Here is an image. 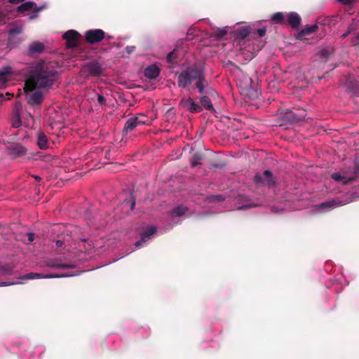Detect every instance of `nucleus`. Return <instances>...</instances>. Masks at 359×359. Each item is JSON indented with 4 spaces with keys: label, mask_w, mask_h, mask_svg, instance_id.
Returning <instances> with one entry per match:
<instances>
[{
    "label": "nucleus",
    "mask_w": 359,
    "mask_h": 359,
    "mask_svg": "<svg viewBox=\"0 0 359 359\" xmlns=\"http://www.w3.org/2000/svg\"><path fill=\"white\" fill-rule=\"evenodd\" d=\"M57 71L54 63L40 60L31 71L25 82V91L36 88L49 89L57 78Z\"/></svg>",
    "instance_id": "f257e3e1"
},
{
    "label": "nucleus",
    "mask_w": 359,
    "mask_h": 359,
    "mask_svg": "<svg viewBox=\"0 0 359 359\" xmlns=\"http://www.w3.org/2000/svg\"><path fill=\"white\" fill-rule=\"evenodd\" d=\"M193 83L200 95L212 94L213 92L206 79L205 66L203 63L194 64L188 67L182 71L177 77L180 88L185 89Z\"/></svg>",
    "instance_id": "f03ea898"
},
{
    "label": "nucleus",
    "mask_w": 359,
    "mask_h": 359,
    "mask_svg": "<svg viewBox=\"0 0 359 359\" xmlns=\"http://www.w3.org/2000/svg\"><path fill=\"white\" fill-rule=\"evenodd\" d=\"M85 40L89 44H96L105 39V32L100 29H90L85 32Z\"/></svg>",
    "instance_id": "7ed1b4c3"
},
{
    "label": "nucleus",
    "mask_w": 359,
    "mask_h": 359,
    "mask_svg": "<svg viewBox=\"0 0 359 359\" xmlns=\"http://www.w3.org/2000/svg\"><path fill=\"white\" fill-rule=\"evenodd\" d=\"M81 37V34L74 29L68 30L62 36V38L66 40V46L68 48L78 47Z\"/></svg>",
    "instance_id": "20e7f679"
},
{
    "label": "nucleus",
    "mask_w": 359,
    "mask_h": 359,
    "mask_svg": "<svg viewBox=\"0 0 359 359\" xmlns=\"http://www.w3.org/2000/svg\"><path fill=\"white\" fill-rule=\"evenodd\" d=\"M53 231L58 233L56 239L60 240L69 247L72 245V236L65 226L56 225L54 226Z\"/></svg>",
    "instance_id": "39448f33"
},
{
    "label": "nucleus",
    "mask_w": 359,
    "mask_h": 359,
    "mask_svg": "<svg viewBox=\"0 0 359 359\" xmlns=\"http://www.w3.org/2000/svg\"><path fill=\"white\" fill-rule=\"evenodd\" d=\"M255 182L257 184H267L273 186L276 184L273 173L270 170H265L262 175L256 174L254 177Z\"/></svg>",
    "instance_id": "423d86ee"
},
{
    "label": "nucleus",
    "mask_w": 359,
    "mask_h": 359,
    "mask_svg": "<svg viewBox=\"0 0 359 359\" xmlns=\"http://www.w3.org/2000/svg\"><path fill=\"white\" fill-rule=\"evenodd\" d=\"M27 102L32 107L40 106L44 100L43 93L40 90H33L31 93H27Z\"/></svg>",
    "instance_id": "0eeeda50"
},
{
    "label": "nucleus",
    "mask_w": 359,
    "mask_h": 359,
    "mask_svg": "<svg viewBox=\"0 0 359 359\" xmlns=\"http://www.w3.org/2000/svg\"><path fill=\"white\" fill-rule=\"evenodd\" d=\"M180 104L184 108L191 113H198L202 111V107L194 102L190 97L182 99Z\"/></svg>",
    "instance_id": "6e6552de"
},
{
    "label": "nucleus",
    "mask_w": 359,
    "mask_h": 359,
    "mask_svg": "<svg viewBox=\"0 0 359 359\" xmlns=\"http://www.w3.org/2000/svg\"><path fill=\"white\" fill-rule=\"evenodd\" d=\"M7 151L9 155L13 158H18L24 156L27 149L20 144L13 143L7 147Z\"/></svg>",
    "instance_id": "1a4fd4ad"
},
{
    "label": "nucleus",
    "mask_w": 359,
    "mask_h": 359,
    "mask_svg": "<svg viewBox=\"0 0 359 359\" xmlns=\"http://www.w3.org/2000/svg\"><path fill=\"white\" fill-rule=\"evenodd\" d=\"M297 111H293L292 110L287 111L286 112V117L292 122H299L302 121L306 118V111L302 109H297Z\"/></svg>",
    "instance_id": "9d476101"
},
{
    "label": "nucleus",
    "mask_w": 359,
    "mask_h": 359,
    "mask_svg": "<svg viewBox=\"0 0 359 359\" xmlns=\"http://www.w3.org/2000/svg\"><path fill=\"white\" fill-rule=\"evenodd\" d=\"M345 86L350 93L359 96V82L353 76L349 75L346 78Z\"/></svg>",
    "instance_id": "9b49d317"
},
{
    "label": "nucleus",
    "mask_w": 359,
    "mask_h": 359,
    "mask_svg": "<svg viewBox=\"0 0 359 359\" xmlns=\"http://www.w3.org/2000/svg\"><path fill=\"white\" fill-rule=\"evenodd\" d=\"M69 275L67 274H46L43 275L42 273H29L20 278L22 279H34V278H62V277H67Z\"/></svg>",
    "instance_id": "f8f14e48"
},
{
    "label": "nucleus",
    "mask_w": 359,
    "mask_h": 359,
    "mask_svg": "<svg viewBox=\"0 0 359 359\" xmlns=\"http://www.w3.org/2000/svg\"><path fill=\"white\" fill-rule=\"evenodd\" d=\"M86 68L90 76H100L102 74V67L97 61H93L87 64Z\"/></svg>",
    "instance_id": "ddd939ff"
},
{
    "label": "nucleus",
    "mask_w": 359,
    "mask_h": 359,
    "mask_svg": "<svg viewBox=\"0 0 359 359\" xmlns=\"http://www.w3.org/2000/svg\"><path fill=\"white\" fill-rule=\"evenodd\" d=\"M45 50L44 45L39 41H34L29 44L28 47V55L34 56L43 53Z\"/></svg>",
    "instance_id": "4468645a"
},
{
    "label": "nucleus",
    "mask_w": 359,
    "mask_h": 359,
    "mask_svg": "<svg viewBox=\"0 0 359 359\" xmlns=\"http://www.w3.org/2000/svg\"><path fill=\"white\" fill-rule=\"evenodd\" d=\"M156 231V228L151 226L149 229H147L145 231L142 232L141 233V239L140 241H137L135 245L136 248H140L143 243H145L147 241L150 236L153 235Z\"/></svg>",
    "instance_id": "2eb2a0df"
},
{
    "label": "nucleus",
    "mask_w": 359,
    "mask_h": 359,
    "mask_svg": "<svg viewBox=\"0 0 359 359\" xmlns=\"http://www.w3.org/2000/svg\"><path fill=\"white\" fill-rule=\"evenodd\" d=\"M46 266L53 269H74L73 264H62L60 262V259H55L48 260L46 262Z\"/></svg>",
    "instance_id": "dca6fc26"
},
{
    "label": "nucleus",
    "mask_w": 359,
    "mask_h": 359,
    "mask_svg": "<svg viewBox=\"0 0 359 359\" xmlns=\"http://www.w3.org/2000/svg\"><path fill=\"white\" fill-rule=\"evenodd\" d=\"M301 17L295 12H291L289 13L287 15V23L292 27V28H298L301 23Z\"/></svg>",
    "instance_id": "f3484780"
},
{
    "label": "nucleus",
    "mask_w": 359,
    "mask_h": 359,
    "mask_svg": "<svg viewBox=\"0 0 359 359\" xmlns=\"http://www.w3.org/2000/svg\"><path fill=\"white\" fill-rule=\"evenodd\" d=\"M339 20V15H331L323 18H319L318 22L324 26H334Z\"/></svg>",
    "instance_id": "a211bd4d"
},
{
    "label": "nucleus",
    "mask_w": 359,
    "mask_h": 359,
    "mask_svg": "<svg viewBox=\"0 0 359 359\" xmlns=\"http://www.w3.org/2000/svg\"><path fill=\"white\" fill-rule=\"evenodd\" d=\"M159 74L160 69L155 65L147 67L144 70V76L149 79H155L158 76Z\"/></svg>",
    "instance_id": "6ab92c4d"
},
{
    "label": "nucleus",
    "mask_w": 359,
    "mask_h": 359,
    "mask_svg": "<svg viewBox=\"0 0 359 359\" xmlns=\"http://www.w3.org/2000/svg\"><path fill=\"white\" fill-rule=\"evenodd\" d=\"M138 120L135 118V116L128 118L124 126L123 129V133L127 134L128 132L133 130L138 124Z\"/></svg>",
    "instance_id": "aec40b11"
},
{
    "label": "nucleus",
    "mask_w": 359,
    "mask_h": 359,
    "mask_svg": "<svg viewBox=\"0 0 359 359\" xmlns=\"http://www.w3.org/2000/svg\"><path fill=\"white\" fill-rule=\"evenodd\" d=\"M332 179L337 182H341L343 184H348L354 182L356 179L355 177H346L341 175L339 172L332 173L331 175Z\"/></svg>",
    "instance_id": "412c9836"
},
{
    "label": "nucleus",
    "mask_w": 359,
    "mask_h": 359,
    "mask_svg": "<svg viewBox=\"0 0 359 359\" xmlns=\"http://www.w3.org/2000/svg\"><path fill=\"white\" fill-rule=\"evenodd\" d=\"M204 159V155L198 151L194 152L192 154V156L190 158V163L191 168H195L196 166L201 165V161Z\"/></svg>",
    "instance_id": "4be33fe9"
},
{
    "label": "nucleus",
    "mask_w": 359,
    "mask_h": 359,
    "mask_svg": "<svg viewBox=\"0 0 359 359\" xmlns=\"http://www.w3.org/2000/svg\"><path fill=\"white\" fill-rule=\"evenodd\" d=\"M207 95L208 94L201 95L202 96L200 99L201 107L202 108L204 107L209 111H214V107L212 102Z\"/></svg>",
    "instance_id": "5701e85b"
},
{
    "label": "nucleus",
    "mask_w": 359,
    "mask_h": 359,
    "mask_svg": "<svg viewBox=\"0 0 359 359\" xmlns=\"http://www.w3.org/2000/svg\"><path fill=\"white\" fill-rule=\"evenodd\" d=\"M34 6H36V4L33 1H27L19 6L16 11L18 13H24L27 11L32 10Z\"/></svg>",
    "instance_id": "b1692460"
},
{
    "label": "nucleus",
    "mask_w": 359,
    "mask_h": 359,
    "mask_svg": "<svg viewBox=\"0 0 359 359\" xmlns=\"http://www.w3.org/2000/svg\"><path fill=\"white\" fill-rule=\"evenodd\" d=\"M341 205H342V203L339 201H337L334 200H331V201L323 202V203L319 204L318 208L320 209H330V208H332L333 207H334L336 205L339 206Z\"/></svg>",
    "instance_id": "393cba45"
},
{
    "label": "nucleus",
    "mask_w": 359,
    "mask_h": 359,
    "mask_svg": "<svg viewBox=\"0 0 359 359\" xmlns=\"http://www.w3.org/2000/svg\"><path fill=\"white\" fill-rule=\"evenodd\" d=\"M53 241L56 243V252L58 254L62 255L69 250V246L63 243L60 240L54 239Z\"/></svg>",
    "instance_id": "a878e982"
},
{
    "label": "nucleus",
    "mask_w": 359,
    "mask_h": 359,
    "mask_svg": "<svg viewBox=\"0 0 359 359\" xmlns=\"http://www.w3.org/2000/svg\"><path fill=\"white\" fill-rule=\"evenodd\" d=\"M241 87L243 88V90H247L248 92L250 93L252 90H254L253 87V82L251 78L250 77H245L243 81L241 83Z\"/></svg>",
    "instance_id": "bb28decb"
},
{
    "label": "nucleus",
    "mask_w": 359,
    "mask_h": 359,
    "mask_svg": "<svg viewBox=\"0 0 359 359\" xmlns=\"http://www.w3.org/2000/svg\"><path fill=\"white\" fill-rule=\"evenodd\" d=\"M318 29V26L316 24L312 25H307L301 30V32H299V35L306 36L316 32Z\"/></svg>",
    "instance_id": "cd10ccee"
},
{
    "label": "nucleus",
    "mask_w": 359,
    "mask_h": 359,
    "mask_svg": "<svg viewBox=\"0 0 359 359\" xmlns=\"http://www.w3.org/2000/svg\"><path fill=\"white\" fill-rule=\"evenodd\" d=\"M271 20L275 23L284 25L285 24V16L283 13L277 12L272 15Z\"/></svg>",
    "instance_id": "c85d7f7f"
},
{
    "label": "nucleus",
    "mask_w": 359,
    "mask_h": 359,
    "mask_svg": "<svg viewBox=\"0 0 359 359\" xmlns=\"http://www.w3.org/2000/svg\"><path fill=\"white\" fill-rule=\"evenodd\" d=\"M38 145L42 149L48 148V137L43 133H39L38 135Z\"/></svg>",
    "instance_id": "c756f323"
},
{
    "label": "nucleus",
    "mask_w": 359,
    "mask_h": 359,
    "mask_svg": "<svg viewBox=\"0 0 359 359\" xmlns=\"http://www.w3.org/2000/svg\"><path fill=\"white\" fill-rule=\"evenodd\" d=\"M250 34V28L244 27L239 29L236 32V37L239 39H244Z\"/></svg>",
    "instance_id": "7c9ffc66"
},
{
    "label": "nucleus",
    "mask_w": 359,
    "mask_h": 359,
    "mask_svg": "<svg viewBox=\"0 0 359 359\" xmlns=\"http://www.w3.org/2000/svg\"><path fill=\"white\" fill-rule=\"evenodd\" d=\"M23 27L22 25H13L9 30L8 31V33L9 36H15L20 34L22 32Z\"/></svg>",
    "instance_id": "2f4dec72"
},
{
    "label": "nucleus",
    "mask_w": 359,
    "mask_h": 359,
    "mask_svg": "<svg viewBox=\"0 0 359 359\" xmlns=\"http://www.w3.org/2000/svg\"><path fill=\"white\" fill-rule=\"evenodd\" d=\"M9 74L8 71L0 70V88H4L8 82L7 75Z\"/></svg>",
    "instance_id": "473e14b6"
},
{
    "label": "nucleus",
    "mask_w": 359,
    "mask_h": 359,
    "mask_svg": "<svg viewBox=\"0 0 359 359\" xmlns=\"http://www.w3.org/2000/svg\"><path fill=\"white\" fill-rule=\"evenodd\" d=\"M187 210H188V208L187 207L183 206V205H179V206L176 207L175 208H174V210H172V214L176 216L180 217V216L184 215L187 212Z\"/></svg>",
    "instance_id": "72a5a7b5"
},
{
    "label": "nucleus",
    "mask_w": 359,
    "mask_h": 359,
    "mask_svg": "<svg viewBox=\"0 0 359 359\" xmlns=\"http://www.w3.org/2000/svg\"><path fill=\"white\" fill-rule=\"evenodd\" d=\"M177 50L174 49L172 51L170 52L167 55V61L170 64H174L176 62L177 60Z\"/></svg>",
    "instance_id": "f704fd0d"
},
{
    "label": "nucleus",
    "mask_w": 359,
    "mask_h": 359,
    "mask_svg": "<svg viewBox=\"0 0 359 359\" xmlns=\"http://www.w3.org/2000/svg\"><path fill=\"white\" fill-rule=\"evenodd\" d=\"M21 126V120L20 114L18 111L15 113V117L12 120V126L15 128H19Z\"/></svg>",
    "instance_id": "c9c22d12"
},
{
    "label": "nucleus",
    "mask_w": 359,
    "mask_h": 359,
    "mask_svg": "<svg viewBox=\"0 0 359 359\" xmlns=\"http://www.w3.org/2000/svg\"><path fill=\"white\" fill-rule=\"evenodd\" d=\"M1 271L4 275H11L13 273V266L10 264L4 265L0 268Z\"/></svg>",
    "instance_id": "e433bc0d"
},
{
    "label": "nucleus",
    "mask_w": 359,
    "mask_h": 359,
    "mask_svg": "<svg viewBox=\"0 0 359 359\" xmlns=\"http://www.w3.org/2000/svg\"><path fill=\"white\" fill-rule=\"evenodd\" d=\"M227 34V32L225 29H217L214 32L213 36L217 39H222L223 38L226 34Z\"/></svg>",
    "instance_id": "4c0bfd02"
},
{
    "label": "nucleus",
    "mask_w": 359,
    "mask_h": 359,
    "mask_svg": "<svg viewBox=\"0 0 359 359\" xmlns=\"http://www.w3.org/2000/svg\"><path fill=\"white\" fill-rule=\"evenodd\" d=\"M208 198L211 202H221L224 200V196L220 194L210 196Z\"/></svg>",
    "instance_id": "58836bf2"
},
{
    "label": "nucleus",
    "mask_w": 359,
    "mask_h": 359,
    "mask_svg": "<svg viewBox=\"0 0 359 359\" xmlns=\"http://www.w3.org/2000/svg\"><path fill=\"white\" fill-rule=\"evenodd\" d=\"M135 118L138 120L137 123L139 126L144 125L147 121L146 116L142 114H138L137 116H135Z\"/></svg>",
    "instance_id": "ea45409f"
},
{
    "label": "nucleus",
    "mask_w": 359,
    "mask_h": 359,
    "mask_svg": "<svg viewBox=\"0 0 359 359\" xmlns=\"http://www.w3.org/2000/svg\"><path fill=\"white\" fill-rule=\"evenodd\" d=\"M331 53L328 49H323L318 53V55L322 59L328 58L330 55Z\"/></svg>",
    "instance_id": "a19ab883"
},
{
    "label": "nucleus",
    "mask_w": 359,
    "mask_h": 359,
    "mask_svg": "<svg viewBox=\"0 0 359 359\" xmlns=\"http://www.w3.org/2000/svg\"><path fill=\"white\" fill-rule=\"evenodd\" d=\"M355 29V27L353 25H351L348 28V30L344 33L342 35H341V38L342 39H345L346 37H347L348 36V34L353 31Z\"/></svg>",
    "instance_id": "79ce46f5"
},
{
    "label": "nucleus",
    "mask_w": 359,
    "mask_h": 359,
    "mask_svg": "<svg viewBox=\"0 0 359 359\" xmlns=\"http://www.w3.org/2000/svg\"><path fill=\"white\" fill-rule=\"evenodd\" d=\"M266 29L265 27L259 28L257 30V33L259 34L260 37L264 36L266 34Z\"/></svg>",
    "instance_id": "37998d69"
},
{
    "label": "nucleus",
    "mask_w": 359,
    "mask_h": 359,
    "mask_svg": "<svg viewBox=\"0 0 359 359\" xmlns=\"http://www.w3.org/2000/svg\"><path fill=\"white\" fill-rule=\"evenodd\" d=\"M97 101L102 105L106 104V99H105V97L102 95H98Z\"/></svg>",
    "instance_id": "c03bdc74"
},
{
    "label": "nucleus",
    "mask_w": 359,
    "mask_h": 359,
    "mask_svg": "<svg viewBox=\"0 0 359 359\" xmlns=\"http://www.w3.org/2000/svg\"><path fill=\"white\" fill-rule=\"evenodd\" d=\"M339 2L344 5H351L353 3V0H337Z\"/></svg>",
    "instance_id": "a18cd8bd"
},
{
    "label": "nucleus",
    "mask_w": 359,
    "mask_h": 359,
    "mask_svg": "<svg viewBox=\"0 0 359 359\" xmlns=\"http://www.w3.org/2000/svg\"><path fill=\"white\" fill-rule=\"evenodd\" d=\"M27 238H28L29 242H32V241H34V240L35 238V234L34 233H28Z\"/></svg>",
    "instance_id": "49530a36"
},
{
    "label": "nucleus",
    "mask_w": 359,
    "mask_h": 359,
    "mask_svg": "<svg viewBox=\"0 0 359 359\" xmlns=\"http://www.w3.org/2000/svg\"><path fill=\"white\" fill-rule=\"evenodd\" d=\"M255 205L254 204H248V205H243V206H241L238 208V210H243L245 208H252V207H255Z\"/></svg>",
    "instance_id": "de8ad7c7"
},
{
    "label": "nucleus",
    "mask_w": 359,
    "mask_h": 359,
    "mask_svg": "<svg viewBox=\"0 0 359 359\" xmlns=\"http://www.w3.org/2000/svg\"><path fill=\"white\" fill-rule=\"evenodd\" d=\"M25 0H8V2L12 4H18L20 2L24 1Z\"/></svg>",
    "instance_id": "09e8293b"
},
{
    "label": "nucleus",
    "mask_w": 359,
    "mask_h": 359,
    "mask_svg": "<svg viewBox=\"0 0 359 359\" xmlns=\"http://www.w3.org/2000/svg\"><path fill=\"white\" fill-rule=\"evenodd\" d=\"M353 172L355 175H358L359 173V165L355 164L353 168Z\"/></svg>",
    "instance_id": "8fccbe9b"
},
{
    "label": "nucleus",
    "mask_w": 359,
    "mask_h": 359,
    "mask_svg": "<svg viewBox=\"0 0 359 359\" xmlns=\"http://www.w3.org/2000/svg\"><path fill=\"white\" fill-rule=\"evenodd\" d=\"M13 284V283H8V282H1L0 283V287L1 286H7Z\"/></svg>",
    "instance_id": "3c124183"
},
{
    "label": "nucleus",
    "mask_w": 359,
    "mask_h": 359,
    "mask_svg": "<svg viewBox=\"0 0 359 359\" xmlns=\"http://www.w3.org/2000/svg\"><path fill=\"white\" fill-rule=\"evenodd\" d=\"M134 48H135L134 46H127L126 47V50H127V52L128 53H131L133 50Z\"/></svg>",
    "instance_id": "603ef678"
},
{
    "label": "nucleus",
    "mask_w": 359,
    "mask_h": 359,
    "mask_svg": "<svg viewBox=\"0 0 359 359\" xmlns=\"http://www.w3.org/2000/svg\"><path fill=\"white\" fill-rule=\"evenodd\" d=\"M39 11V9H36L35 10V13L38 12ZM37 17V14L36 13H34L33 15H32L30 17H29V19L30 20H33L34 18H36Z\"/></svg>",
    "instance_id": "864d4df0"
},
{
    "label": "nucleus",
    "mask_w": 359,
    "mask_h": 359,
    "mask_svg": "<svg viewBox=\"0 0 359 359\" xmlns=\"http://www.w3.org/2000/svg\"><path fill=\"white\" fill-rule=\"evenodd\" d=\"M32 177L38 182H40L41 180V177L38 175H32Z\"/></svg>",
    "instance_id": "5fc2aeb1"
},
{
    "label": "nucleus",
    "mask_w": 359,
    "mask_h": 359,
    "mask_svg": "<svg viewBox=\"0 0 359 359\" xmlns=\"http://www.w3.org/2000/svg\"><path fill=\"white\" fill-rule=\"evenodd\" d=\"M135 201H133L132 203H131V205H130V209L131 210H133L135 208Z\"/></svg>",
    "instance_id": "6e6d98bb"
},
{
    "label": "nucleus",
    "mask_w": 359,
    "mask_h": 359,
    "mask_svg": "<svg viewBox=\"0 0 359 359\" xmlns=\"http://www.w3.org/2000/svg\"><path fill=\"white\" fill-rule=\"evenodd\" d=\"M5 100L4 95H0V103L3 102Z\"/></svg>",
    "instance_id": "4d7b16f0"
},
{
    "label": "nucleus",
    "mask_w": 359,
    "mask_h": 359,
    "mask_svg": "<svg viewBox=\"0 0 359 359\" xmlns=\"http://www.w3.org/2000/svg\"><path fill=\"white\" fill-rule=\"evenodd\" d=\"M27 114H28L29 116H30V118H31L32 119H33V117H32V116L31 115V114H30V113H27Z\"/></svg>",
    "instance_id": "13d9d810"
},
{
    "label": "nucleus",
    "mask_w": 359,
    "mask_h": 359,
    "mask_svg": "<svg viewBox=\"0 0 359 359\" xmlns=\"http://www.w3.org/2000/svg\"><path fill=\"white\" fill-rule=\"evenodd\" d=\"M111 38H112L111 36H107L108 39H111Z\"/></svg>",
    "instance_id": "bf43d9fd"
}]
</instances>
